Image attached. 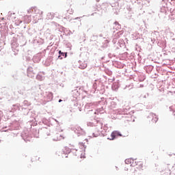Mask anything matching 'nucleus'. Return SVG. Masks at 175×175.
<instances>
[{
	"instance_id": "f257e3e1",
	"label": "nucleus",
	"mask_w": 175,
	"mask_h": 175,
	"mask_svg": "<svg viewBox=\"0 0 175 175\" xmlns=\"http://www.w3.org/2000/svg\"><path fill=\"white\" fill-rule=\"evenodd\" d=\"M125 163L127 165H131V166L135 167L139 165V169H143V163L142 161H138L137 159H126L125 160Z\"/></svg>"
},
{
	"instance_id": "7ed1b4c3",
	"label": "nucleus",
	"mask_w": 175,
	"mask_h": 175,
	"mask_svg": "<svg viewBox=\"0 0 175 175\" xmlns=\"http://www.w3.org/2000/svg\"><path fill=\"white\" fill-rule=\"evenodd\" d=\"M118 136H122V135L117 131H113L111 134V138H109V140H114V139Z\"/></svg>"
},
{
	"instance_id": "20e7f679",
	"label": "nucleus",
	"mask_w": 175,
	"mask_h": 175,
	"mask_svg": "<svg viewBox=\"0 0 175 175\" xmlns=\"http://www.w3.org/2000/svg\"><path fill=\"white\" fill-rule=\"evenodd\" d=\"M75 129V131H78V132H81V131H83V129H81V127H80L79 126H76Z\"/></svg>"
},
{
	"instance_id": "6e6552de",
	"label": "nucleus",
	"mask_w": 175,
	"mask_h": 175,
	"mask_svg": "<svg viewBox=\"0 0 175 175\" xmlns=\"http://www.w3.org/2000/svg\"><path fill=\"white\" fill-rule=\"evenodd\" d=\"M70 10H71V13H72V9H70Z\"/></svg>"
},
{
	"instance_id": "423d86ee",
	"label": "nucleus",
	"mask_w": 175,
	"mask_h": 175,
	"mask_svg": "<svg viewBox=\"0 0 175 175\" xmlns=\"http://www.w3.org/2000/svg\"><path fill=\"white\" fill-rule=\"evenodd\" d=\"M59 54H64L61 51H59Z\"/></svg>"
},
{
	"instance_id": "0eeeda50",
	"label": "nucleus",
	"mask_w": 175,
	"mask_h": 175,
	"mask_svg": "<svg viewBox=\"0 0 175 175\" xmlns=\"http://www.w3.org/2000/svg\"><path fill=\"white\" fill-rule=\"evenodd\" d=\"M62 101V100H61V99L59 100V103H61Z\"/></svg>"
},
{
	"instance_id": "39448f33",
	"label": "nucleus",
	"mask_w": 175,
	"mask_h": 175,
	"mask_svg": "<svg viewBox=\"0 0 175 175\" xmlns=\"http://www.w3.org/2000/svg\"><path fill=\"white\" fill-rule=\"evenodd\" d=\"M65 150L66 151L64 150V152H66V154H69V152H70V149H69V148L66 147Z\"/></svg>"
},
{
	"instance_id": "f03ea898",
	"label": "nucleus",
	"mask_w": 175,
	"mask_h": 175,
	"mask_svg": "<svg viewBox=\"0 0 175 175\" xmlns=\"http://www.w3.org/2000/svg\"><path fill=\"white\" fill-rule=\"evenodd\" d=\"M64 139L65 137H64V134H61L59 133L55 134L53 136V140L55 142H59V140H64Z\"/></svg>"
}]
</instances>
